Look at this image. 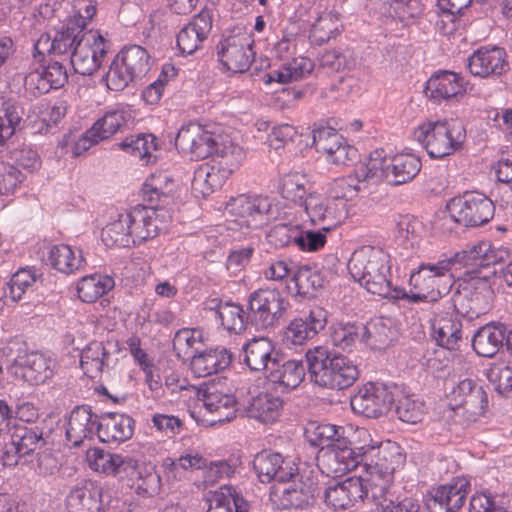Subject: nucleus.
<instances>
[{
    "label": "nucleus",
    "mask_w": 512,
    "mask_h": 512,
    "mask_svg": "<svg viewBox=\"0 0 512 512\" xmlns=\"http://www.w3.org/2000/svg\"><path fill=\"white\" fill-rule=\"evenodd\" d=\"M305 377L302 361L288 360L272 363L270 371L265 375L266 389L275 394H286L297 388Z\"/></svg>",
    "instance_id": "obj_20"
},
{
    "label": "nucleus",
    "mask_w": 512,
    "mask_h": 512,
    "mask_svg": "<svg viewBox=\"0 0 512 512\" xmlns=\"http://www.w3.org/2000/svg\"><path fill=\"white\" fill-rule=\"evenodd\" d=\"M135 421L126 414L104 413L98 423V438L104 443H120L129 440L134 433Z\"/></svg>",
    "instance_id": "obj_29"
},
{
    "label": "nucleus",
    "mask_w": 512,
    "mask_h": 512,
    "mask_svg": "<svg viewBox=\"0 0 512 512\" xmlns=\"http://www.w3.org/2000/svg\"><path fill=\"white\" fill-rule=\"evenodd\" d=\"M446 209L451 221L465 227L483 225L493 218L495 212L492 200L474 191L450 199Z\"/></svg>",
    "instance_id": "obj_9"
},
{
    "label": "nucleus",
    "mask_w": 512,
    "mask_h": 512,
    "mask_svg": "<svg viewBox=\"0 0 512 512\" xmlns=\"http://www.w3.org/2000/svg\"><path fill=\"white\" fill-rule=\"evenodd\" d=\"M56 360L41 352L33 351L14 360L16 376L30 385H41L55 374Z\"/></svg>",
    "instance_id": "obj_18"
},
{
    "label": "nucleus",
    "mask_w": 512,
    "mask_h": 512,
    "mask_svg": "<svg viewBox=\"0 0 512 512\" xmlns=\"http://www.w3.org/2000/svg\"><path fill=\"white\" fill-rule=\"evenodd\" d=\"M471 490L470 480L455 477L449 483L432 489L426 498L428 512H458Z\"/></svg>",
    "instance_id": "obj_15"
},
{
    "label": "nucleus",
    "mask_w": 512,
    "mask_h": 512,
    "mask_svg": "<svg viewBox=\"0 0 512 512\" xmlns=\"http://www.w3.org/2000/svg\"><path fill=\"white\" fill-rule=\"evenodd\" d=\"M226 180L216 169V165L205 163L200 165L194 172L192 189L203 197L210 195L215 189L220 188Z\"/></svg>",
    "instance_id": "obj_50"
},
{
    "label": "nucleus",
    "mask_w": 512,
    "mask_h": 512,
    "mask_svg": "<svg viewBox=\"0 0 512 512\" xmlns=\"http://www.w3.org/2000/svg\"><path fill=\"white\" fill-rule=\"evenodd\" d=\"M507 338L508 327L501 322H491L475 332L472 347L479 356L492 358L505 347Z\"/></svg>",
    "instance_id": "obj_28"
},
{
    "label": "nucleus",
    "mask_w": 512,
    "mask_h": 512,
    "mask_svg": "<svg viewBox=\"0 0 512 512\" xmlns=\"http://www.w3.org/2000/svg\"><path fill=\"white\" fill-rule=\"evenodd\" d=\"M109 356L110 353L102 342L93 341L82 350L80 366L87 376L94 378L96 374L103 371Z\"/></svg>",
    "instance_id": "obj_48"
},
{
    "label": "nucleus",
    "mask_w": 512,
    "mask_h": 512,
    "mask_svg": "<svg viewBox=\"0 0 512 512\" xmlns=\"http://www.w3.org/2000/svg\"><path fill=\"white\" fill-rule=\"evenodd\" d=\"M125 220V215H120L118 220L102 230V241L106 246L130 247L133 244Z\"/></svg>",
    "instance_id": "obj_57"
},
{
    "label": "nucleus",
    "mask_w": 512,
    "mask_h": 512,
    "mask_svg": "<svg viewBox=\"0 0 512 512\" xmlns=\"http://www.w3.org/2000/svg\"><path fill=\"white\" fill-rule=\"evenodd\" d=\"M105 54L104 38L97 31L89 30L82 33L80 41L72 50L70 63L77 74L90 76L100 68Z\"/></svg>",
    "instance_id": "obj_14"
},
{
    "label": "nucleus",
    "mask_w": 512,
    "mask_h": 512,
    "mask_svg": "<svg viewBox=\"0 0 512 512\" xmlns=\"http://www.w3.org/2000/svg\"><path fill=\"white\" fill-rule=\"evenodd\" d=\"M326 322V312L321 308L313 309L308 315L290 321L285 328L283 342L286 345H302L323 330Z\"/></svg>",
    "instance_id": "obj_26"
},
{
    "label": "nucleus",
    "mask_w": 512,
    "mask_h": 512,
    "mask_svg": "<svg viewBox=\"0 0 512 512\" xmlns=\"http://www.w3.org/2000/svg\"><path fill=\"white\" fill-rule=\"evenodd\" d=\"M471 75L481 79H496L510 70L508 55L499 46H482L467 58Z\"/></svg>",
    "instance_id": "obj_16"
},
{
    "label": "nucleus",
    "mask_w": 512,
    "mask_h": 512,
    "mask_svg": "<svg viewBox=\"0 0 512 512\" xmlns=\"http://www.w3.org/2000/svg\"><path fill=\"white\" fill-rule=\"evenodd\" d=\"M367 445L363 446H352V442L348 436L344 438V443L339 446L332 448L330 452H327L329 461H334L335 466L331 467L335 473H346L356 469L359 465L365 467Z\"/></svg>",
    "instance_id": "obj_31"
},
{
    "label": "nucleus",
    "mask_w": 512,
    "mask_h": 512,
    "mask_svg": "<svg viewBox=\"0 0 512 512\" xmlns=\"http://www.w3.org/2000/svg\"><path fill=\"white\" fill-rule=\"evenodd\" d=\"M13 421L8 427V433L4 436L1 459L4 466L14 467L21 460L28 462V457L37 455L38 468L40 473H48L43 469V462L51 460L47 455H39V450L46 445L44 438V423H28Z\"/></svg>",
    "instance_id": "obj_2"
},
{
    "label": "nucleus",
    "mask_w": 512,
    "mask_h": 512,
    "mask_svg": "<svg viewBox=\"0 0 512 512\" xmlns=\"http://www.w3.org/2000/svg\"><path fill=\"white\" fill-rule=\"evenodd\" d=\"M421 161L412 154H400L390 159V176L387 179L392 185L405 184L420 172Z\"/></svg>",
    "instance_id": "obj_42"
},
{
    "label": "nucleus",
    "mask_w": 512,
    "mask_h": 512,
    "mask_svg": "<svg viewBox=\"0 0 512 512\" xmlns=\"http://www.w3.org/2000/svg\"><path fill=\"white\" fill-rule=\"evenodd\" d=\"M23 114V107L16 101L0 99V147L15 133Z\"/></svg>",
    "instance_id": "obj_47"
},
{
    "label": "nucleus",
    "mask_w": 512,
    "mask_h": 512,
    "mask_svg": "<svg viewBox=\"0 0 512 512\" xmlns=\"http://www.w3.org/2000/svg\"><path fill=\"white\" fill-rule=\"evenodd\" d=\"M243 362L251 371H260L262 358L273 352V344L266 337L253 338L242 347Z\"/></svg>",
    "instance_id": "obj_53"
},
{
    "label": "nucleus",
    "mask_w": 512,
    "mask_h": 512,
    "mask_svg": "<svg viewBox=\"0 0 512 512\" xmlns=\"http://www.w3.org/2000/svg\"><path fill=\"white\" fill-rule=\"evenodd\" d=\"M67 512H99L101 509V489L92 482L85 481L71 489L65 501Z\"/></svg>",
    "instance_id": "obj_33"
},
{
    "label": "nucleus",
    "mask_w": 512,
    "mask_h": 512,
    "mask_svg": "<svg viewBox=\"0 0 512 512\" xmlns=\"http://www.w3.org/2000/svg\"><path fill=\"white\" fill-rule=\"evenodd\" d=\"M445 271H449V262L443 259L435 264H421L411 273L410 284L419 291H429L434 288L436 282H441Z\"/></svg>",
    "instance_id": "obj_45"
},
{
    "label": "nucleus",
    "mask_w": 512,
    "mask_h": 512,
    "mask_svg": "<svg viewBox=\"0 0 512 512\" xmlns=\"http://www.w3.org/2000/svg\"><path fill=\"white\" fill-rule=\"evenodd\" d=\"M212 29V13L208 9L201 10L177 34V46L183 55H192L207 39Z\"/></svg>",
    "instance_id": "obj_25"
},
{
    "label": "nucleus",
    "mask_w": 512,
    "mask_h": 512,
    "mask_svg": "<svg viewBox=\"0 0 512 512\" xmlns=\"http://www.w3.org/2000/svg\"><path fill=\"white\" fill-rule=\"evenodd\" d=\"M82 33H84L83 24L68 20L67 24L57 31L53 37L56 48L55 54L62 55L72 52L80 41Z\"/></svg>",
    "instance_id": "obj_55"
},
{
    "label": "nucleus",
    "mask_w": 512,
    "mask_h": 512,
    "mask_svg": "<svg viewBox=\"0 0 512 512\" xmlns=\"http://www.w3.org/2000/svg\"><path fill=\"white\" fill-rule=\"evenodd\" d=\"M207 512H249L250 504L232 485H223L208 499Z\"/></svg>",
    "instance_id": "obj_37"
},
{
    "label": "nucleus",
    "mask_w": 512,
    "mask_h": 512,
    "mask_svg": "<svg viewBox=\"0 0 512 512\" xmlns=\"http://www.w3.org/2000/svg\"><path fill=\"white\" fill-rule=\"evenodd\" d=\"M272 203L269 198L239 195L226 204L225 213L241 227L258 229L270 219Z\"/></svg>",
    "instance_id": "obj_10"
},
{
    "label": "nucleus",
    "mask_w": 512,
    "mask_h": 512,
    "mask_svg": "<svg viewBox=\"0 0 512 512\" xmlns=\"http://www.w3.org/2000/svg\"><path fill=\"white\" fill-rule=\"evenodd\" d=\"M493 297L490 280L481 275L459 285L453 295L452 306L458 315L473 320L490 310Z\"/></svg>",
    "instance_id": "obj_7"
},
{
    "label": "nucleus",
    "mask_w": 512,
    "mask_h": 512,
    "mask_svg": "<svg viewBox=\"0 0 512 512\" xmlns=\"http://www.w3.org/2000/svg\"><path fill=\"white\" fill-rule=\"evenodd\" d=\"M422 11L423 6L420 0H393L388 13L405 25H409L420 17Z\"/></svg>",
    "instance_id": "obj_60"
},
{
    "label": "nucleus",
    "mask_w": 512,
    "mask_h": 512,
    "mask_svg": "<svg viewBox=\"0 0 512 512\" xmlns=\"http://www.w3.org/2000/svg\"><path fill=\"white\" fill-rule=\"evenodd\" d=\"M395 412L401 421L416 424L422 420L423 404L410 396H403L397 400Z\"/></svg>",
    "instance_id": "obj_64"
},
{
    "label": "nucleus",
    "mask_w": 512,
    "mask_h": 512,
    "mask_svg": "<svg viewBox=\"0 0 512 512\" xmlns=\"http://www.w3.org/2000/svg\"><path fill=\"white\" fill-rule=\"evenodd\" d=\"M307 179L305 175L298 172L285 174L281 179L279 191L282 198L302 206L306 203L309 193L306 189Z\"/></svg>",
    "instance_id": "obj_52"
},
{
    "label": "nucleus",
    "mask_w": 512,
    "mask_h": 512,
    "mask_svg": "<svg viewBox=\"0 0 512 512\" xmlns=\"http://www.w3.org/2000/svg\"><path fill=\"white\" fill-rule=\"evenodd\" d=\"M305 357L310 380L319 387L343 390L352 386L359 376L356 365L348 357L327 347L308 349Z\"/></svg>",
    "instance_id": "obj_1"
},
{
    "label": "nucleus",
    "mask_w": 512,
    "mask_h": 512,
    "mask_svg": "<svg viewBox=\"0 0 512 512\" xmlns=\"http://www.w3.org/2000/svg\"><path fill=\"white\" fill-rule=\"evenodd\" d=\"M369 498V491L359 477H350L329 485L324 491V501L333 510H346L357 501Z\"/></svg>",
    "instance_id": "obj_19"
},
{
    "label": "nucleus",
    "mask_w": 512,
    "mask_h": 512,
    "mask_svg": "<svg viewBox=\"0 0 512 512\" xmlns=\"http://www.w3.org/2000/svg\"><path fill=\"white\" fill-rule=\"evenodd\" d=\"M208 307L210 310H215L222 326L230 332L241 333L250 325V320L246 319L248 317L247 309L244 310L239 304L213 299Z\"/></svg>",
    "instance_id": "obj_38"
},
{
    "label": "nucleus",
    "mask_w": 512,
    "mask_h": 512,
    "mask_svg": "<svg viewBox=\"0 0 512 512\" xmlns=\"http://www.w3.org/2000/svg\"><path fill=\"white\" fill-rule=\"evenodd\" d=\"M312 140V146L317 152L326 154L328 158L344 138L334 128L319 127L313 130Z\"/></svg>",
    "instance_id": "obj_59"
},
{
    "label": "nucleus",
    "mask_w": 512,
    "mask_h": 512,
    "mask_svg": "<svg viewBox=\"0 0 512 512\" xmlns=\"http://www.w3.org/2000/svg\"><path fill=\"white\" fill-rule=\"evenodd\" d=\"M414 138L423 144L431 158H443L461 149L466 129L458 120L428 122L414 131Z\"/></svg>",
    "instance_id": "obj_4"
},
{
    "label": "nucleus",
    "mask_w": 512,
    "mask_h": 512,
    "mask_svg": "<svg viewBox=\"0 0 512 512\" xmlns=\"http://www.w3.org/2000/svg\"><path fill=\"white\" fill-rule=\"evenodd\" d=\"M358 181H373L377 183L390 176V160L384 156V150H375L366 163L356 170Z\"/></svg>",
    "instance_id": "obj_46"
},
{
    "label": "nucleus",
    "mask_w": 512,
    "mask_h": 512,
    "mask_svg": "<svg viewBox=\"0 0 512 512\" xmlns=\"http://www.w3.org/2000/svg\"><path fill=\"white\" fill-rule=\"evenodd\" d=\"M365 469L371 476L390 480L393 473L403 463V456L398 447L390 444L367 445Z\"/></svg>",
    "instance_id": "obj_23"
},
{
    "label": "nucleus",
    "mask_w": 512,
    "mask_h": 512,
    "mask_svg": "<svg viewBox=\"0 0 512 512\" xmlns=\"http://www.w3.org/2000/svg\"><path fill=\"white\" fill-rule=\"evenodd\" d=\"M119 148L141 159L149 157L157 149L156 138L152 134H138L126 137Z\"/></svg>",
    "instance_id": "obj_58"
},
{
    "label": "nucleus",
    "mask_w": 512,
    "mask_h": 512,
    "mask_svg": "<svg viewBox=\"0 0 512 512\" xmlns=\"http://www.w3.org/2000/svg\"><path fill=\"white\" fill-rule=\"evenodd\" d=\"M150 70V56L139 45L124 47L114 58L106 74L107 86L122 91L129 83L146 75Z\"/></svg>",
    "instance_id": "obj_5"
},
{
    "label": "nucleus",
    "mask_w": 512,
    "mask_h": 512,
    "mask_svg": "<svg viewBox=\"0 0 512 512\" xmlns=\"http://www.w3.org/2000/svg\"><path fill=\"white\" fill-rule=\"evenodd\" d=\"M157 206L137 205L125 214L132 245H139L156 237L161 230Z\"/></svg>",
    "instance_id": "obj_22"
},
{
    "label": "nucleus",
    "mask_w": 512,
    "mask_h": 512,
    "mask_svg": "<svg viewBox=\"0 0 512 512\" xmlns=\"http://www.w3.org/2000/svg\"><path fill=\"white\" fill-rule=\"evenodd\" d=\"M253 468L262 483H286L298 472V467L292 460L270 450L261 451L254 457Z\"/></svg>",
    "instance_id": "obj_17"
},
{
    "label": "nucleus",
    "mask_w": 512,
    "mask_h": 512,
    "mask_svg": "<svg viewBox=\"0 0 512 512\" xmlns=\"http://www.w3.org/2000/svg\"><path fill=\"white\" fill-rule=\"evenodd\" d=\"M461 328L462 324L457 320H444L443 324L435 329L434 339L439 346L455 350L462 339Z\"/></svg>",
    "instance_id": "obj_62"
},
{
    "label": "nucleus",
    "mask_w": 512,
    "mask_h": 512,
    "mask_svg": "<svg viewBox=\"0 0 512 512\" xmlns=\"http://www.w3.org/2000/svg\"><path fill=\"white\" fill-rule=\"evenodd\" d=\"M125 124L126 113L124 111H108L87 131L86 138L89 139L91 143H98L114 135Z\"/></svg>",
    "instance_id": "obj_43"
},
{
    "label": "nucleus",
    "mask_w": 512,
    "mask_h": 512,
    "mask_svg": "<svg viewBox=\"0 0 512 512\" xmlns=\"http://www.w3.org/2000/svg\"><path fill=\"white\" fill-rule=\"evenodd\" d=\"M361 323L347 322L337 323L331 327L330 338L334 346L342 350L350 349L357 340L361 341L362 330L359 328Z\"/></svg>",
    "instance_id": "obj_56"
},
{
    "label": "nucleus",
    "mask_w": 512,
    "mask_h": 512,
    "mask_svg": "<svg viewBox=\"0 0 512 512\" xmlns=\"http://www.w3.org/2000/svg\"><path fill=\"white\" fill-rule=\"evenodd\" d=\"M359 181L356 177L348 176L335 179L328 190L329 199L332 201H349L352 200L358 193Z\"/></svg>",
    "instance_id": "obj_63"
},
{
    "label": "nucleus",
    "mask_w": 512,
    "mask_h": 512,
    "mask_svg": "<svg viewBox=\"0 0 512 512\" xmlns=\"http://www.w3.org/2000/svg\"><path fill=\"white\" fill-rule=\"evenodd\" d=\"M346 429L343 426H337L330 423H321L313 426L306 431L309 443L314 447L327 448L330 452L335 446L344 443Z\"/></svg>",
    "instance_id": "obj_41"
},
{
    "label": "nucleus",
    "mask_w": 512,
    "mask_h": 512,
    "mask_svg": "<svg viewBox=\"0 0 512 512\" xmlns=\"http://www.w3.org/2000/svg\"><path fill=\"white\" fill-rule=\"evenodd\" d=\"M254 40L246 32L223 37L216 45V53L223 67L233 73H243L251 66Z\"/></svg>",
    "instance_id": "obj_12"
},
{
    "label": "nucleus",
    "mask_w": 512,
    "mask_h": 512,
    "mask_svg": "<svg viewBox=\"0 0 512 512\" xmlns=\"http://www.w3.org/2000/svg\"><path fill=\"white\" fill-rule=\"evenodd\" d=\"M87 458L92 469L107 475L122 476V474H129V469L133 467V459L123 458L118 454H111L100 448L90 449L87 452Z\"/></svg>",
    "instance_id": "obj_36"
},
{
    "label": "nucleus",
    "mask_w": 512,
    "mask_h": 512,
    "mask_svg": "<svg viewBox=\"0 0 512 512\" xmlns=\"http://www.w3.org/2000/svg\"><path fill=\"white\" fill-rule=\"evenodd\" d=\"M447 398L453 409L463 410L468 424L485 417L489 410L488 393L476 379L464 378L453 383L447 392Z\"/></svg>",
    "instance_id": "obj_8"
},
{
    "label": "nucleus",
    "mask_w": 512,
    "mask_h": 512,
    "mask_svg": "<svg viewBox=\"0 0 512 512\" xmlns=\"http://www.w3.org/2000/svg\"><path fill=\"white\" fill-rule=\"evenodd\" d=\"M10 159L14 162L15 167L23 168L31 173L40 169L42 164L38 151L25 143L10 151Z\"/></svg>",
    "instance_id": "obj_61"
},
{
    "label": "nucleus",
    "mask_w": 512,
    "mask_h": 512,
    "mask_svg": "<svg viewBox=\"0 0 512 512\" xmlns=\"http://www.w3.org/2000/svg\"><path fill=\"white\" fill-rule=\"evenodd\" d=\"M213 146L212 154L209 156L212 157V165H216L222 177L227 179L238 169L245 158V152L242 147L231 141L219 143L217 136Z\"/></svg>",
    "instance_id": "obj_35"
},
{
    "label": "nucleus",
    "mask_w": 512,
    "mask_h": 512,
    "mask_svg": "<svg viewBox=\"0 0 512 512\" xmlns=\"http://www.w3.org/2000/svg\"><path fill=\"white\" fill-rule=\"evenodd\" d=\"M338 34V19L332 13L320 15L310 29L309 39L312 44L323 45Z\"/></svg>",
    "instance_id": "obj_54"
},
{
    "label": "nucleus",
    "mask_w": 512,
    "mask_h": 512,
    "mask_svg": "<svg viewBox=\"0 0 512 512\" xmlns=\"http://www.w3.org/2000/svg\"><path fill=\"white\" fill-rule=\"evenodd\" d=\"M487 246L488 242L483 241L443 260L449 262V271L458 265L467 268V274L471 275V278L479 277L483 275L482 255L488 250Z\"/></svg>",
    "instance_id": "obj_39"
},
{
    "label": "nucleus",
    "mask_w": 512,
    "mask_h": 512,
    "mask_svg": "<svg viewBox=\"0 0 512 512\" xmlns=\"http://www.w3.org/2000/svg\"><path fill=\"white\" fill-rule=\"evenodd\" d=\"M231 362V352L225 347H216L195 354L190 366L197 377H206L225 370Z\"/></svg>",
    "instance_id": "obj_30"
},
{
    "label": "nucleus",
    "mask_w": 512,
    "mask_h": 512,
    "mask_svg": "<svg viewBox=\"0 0 512 512\" xmlns=\"http://www.w3.org/2000/svg\"><path fill=\"white\" fill-rule=\"evenodd\" d=\"M291 484L280 491L274 489L271 495L278 496L283 508L303 509L314 504L320 494L317 477L311 470L296 472L295 477L290 479Z\"/></svg>",
    "instance_id": "obj_13"
},
{
    "label": "nucleus",
    "mask_w": 512,
    "mask_h": 512,
    "mask_svg": "<svg viewBox=\"0 0 512 512\" xmlns=\"http://www.w3.org/2000/svg\"><path fill=\"white\" fill-rule=\"evenodd\" d=\"M291 281L294 282L298 295L313 297L323 287L324 277L316 268L302 266L296 267Z\"/></svg>",
    "instance_id": "obj_51"
},
{
    "label": "nucleus",
    "mask_w": 512,
    "mask_h": 512,
    "mask_svg": "<svg viewBox=\"0 0 512 512\" xmlns=\"http://www.w3.org/2000/svg\"><path fill=\"white\" fill-rule=\"evenodd\" d=\"M48 260L53 268L65 274L74 273L85 263L81 251H79L78 257H76L70 246L65 244L52 246L49 251Z\"/></svg>",
    "instance_id": "obj_49"
},
{
    "label": "nucleus",
    "mask_w": 512,
    "mask_h": 512,
    "mask_svg": "<svg viewBox=\"0 0 512 512\" xmlns=\"http://www.w3.org/2000/svg\"><path fill=\"white\" fill-rule=\"evenodd\" d=\"M289 306V301L278 289L260 288L248 296L246 319L256 330L273 328L279 324Z\"/></svg>",
    "instance_id": "obj_6"
},
{
    "label": "nucleus",
    "mask_w": 512,
    "mask_h": 512,
    "mask_svg": "<svg viewBox=\"0 0 512 512\" xmlns=\"http://www.w3.org/2000/svg\"><path fill=\"white\" fill-rule=\"evenodd\" d=\"M215 144V135L196 123L183 126L175 137L176 148L184 153L190 154L191 158L205 159L212 154Z\"/></svg>",
    "instance_id": "obj_21"
},
{
    "label": "nucleus",
    "mask_w": 512,
    "mask_h": 512,
    "mask_svg": "<svg viewBox=\"0 0 512 512\" xmlns=\"http://www.w3.org/2000/svg\"><path fill=\"white\" fill-rule=\"evenodd\" d=\"M282 394H275L268 391L261 392L257 396L252 397L246 408L248 417L254 418L262 423H273L280 416L283 400Z\"/></svg>",
    "instance_id": "obj_34"
},
{
    "label": "nucleus",
    "mask_w": 512,
    "mask_h": 512,
    "mask_svg": "<svg viewBox=\"0 0 512 512\" xmlns=\"http://www.w3.org/2000/svg\"><path fill=\"white\" fill-rule=\"evenodd\" d=\"M133 480L132 487L143 497H150L158 493L161 486V477L152 465H137L133 460V467L129 474Z\"/></svg>",
    "instance_id": "obj_40"
},
{
    "label": "nucleus",
    "mask_w": 512,
    "mask_h": 512,
    "mask_svg": "<svg viewBox=\"0 0 512 512\" xmlns=\"http://www.w3.org/2000/svg\"><path fill=\"white\" fill-rule=\"evenodd\" d=\"M395 402V392L387 385L367 383L351 397L350 405L354 413L376 419L388 413Z\"/></svg>",
    "instance_id": "obj_11"
},
{
    "label": "nucleus",
    "mask_w": 512,
    "mask_h": 512,
    "mask_svg": "<svg viewBox=\"0 0 512 512\" xmlns=\"http://www.w3.org/2000/svg\"><path fill=\"white\" fill-rule=\"evenodd\" d=\"M112 277L101 274H91L82 277L77 285L78 297L86 303H93L114 287Z\"/></svg>",
    "instance_id": "obj_44"
},
{
    "label": "nucleus",
    "mask_w": 512,
    "mask_h": 512,
    "mask_svg": "<svg viewBox=\"0 0 512 512\" xmlns=\"http://www.w3.org/2000/svg\"><path fill=\"white\" fill-rule=\"evenodd\" d=\"M361 342L371 349H384L388 347L397 337V331L390 318L376 317L366 324L361 323Z\"/></svg>",
    "instance_id": "obj_32"
},
{
    "label": "nucleus",
    "mask_w": 512,
    "mask_h": 512,
    "mask_svg": "<svg viewBox=\"0 0 512 512\" xmlns=\"http://www.w3.org/2000/svg\"><path fill=\"white\" fill-rule=\"evenodd\" d=\"M100 416L92 411L89 405L75 406L70 412L66 438L74 447L81 446L85 440H92L98 436V423Z\"/></svg>",
    "instance_id": "obj_24"
},
{
    "label": "nucleus",
    "mask_w": 512,
    "mask_h": 512,
    "mask_svg": "<svg viewBox=\"0 0 512 512\" xmlns=\"http://www.w3.org/2000/svg\"><path fill=\"white\" fill-rule=\"evenodd\" d=\"M347 268L352 278L369 293L384 298H389L391 295L388 255L381 249L363 246L355 250L348 261Z\"/></svg>",
    "instance_id": "obj_3"
},
{
    "label": "nucleus",
    "mask_w": 512,
    "mask_h": 512,
    "mask_svg": "<svg viewBox=\"0 0 512 512\" xmlns=\"http://www.w3.org/2000/svg\"><path fill=\"white\" fill-rule=\"evenodd\" d=\"M464 78L455 72L442 70L434 73L426 83L425 94L437 102L450 100L466 92Z\"/></svg>",
    "instance_id": "obj_27"
}]
</instances>
